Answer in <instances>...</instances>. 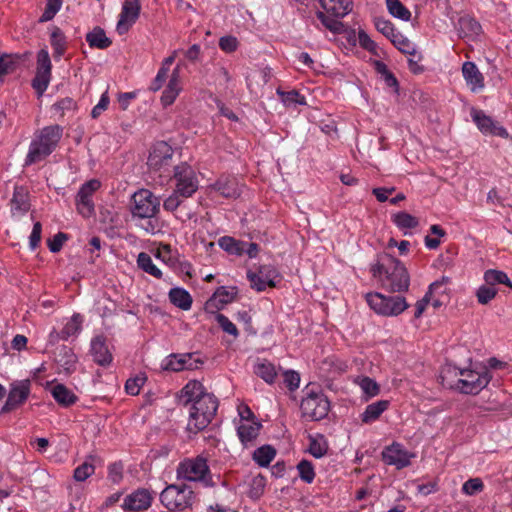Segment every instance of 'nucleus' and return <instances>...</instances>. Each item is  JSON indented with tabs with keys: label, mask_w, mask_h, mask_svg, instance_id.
Here are the masks:
<instances>
[{
	"label": "nucleus",
	"mask_w": 512,
	"mask_h": 512,
	"mask_svg": "<svg viewBox=\"0 0 512 512\" xmlns=\"http://www.w3.org/2000/svg\"><path fill=\"white\" fill-rule=\"evenodd\" d=\"M178 403L189 408L187 430L197 434L204 430L214 418L218 409V400L206 392L203 384L197 380L189 381L178 395Z\"/></svg>",
	"instance_id": "1"
},
{
	"label": "nucleus",
	"mask_w": 512,
	"mask_h": 512,
	"mask_svg": "<svg viewBox=\"0 0 512 512\" xmlns=\"http://www.w3.org/2000/svg\"><path fill=\"white\" fill-rule=\"evenodd\" d=\"M371 273L390 292H404L409 288L410 277L406 267L389 254L379 256L377 263L371 266Z\"/></svg>",
	"instance_id": "2"
},
{
	"label": "nucleus",
	"mask_w": 512,
	"mask_h": 512,
	"mask_svg": "<svg viewBox=\"0 0 512 512\" xmlns=\"http://www.w3.org/2000/svg\"><path fill=\"white\" fill-rule=\"evenodd\" d=\"M442 373V379L446 378V375L458 377L456 388L465 394H478L483 388H485L490 382L491 376L487 371L479 373L473 370H461L457 367L448 366Z\"/></svg>",
	"instance_id": "3"
},
{
	"label": "nucleus",
	"mask_w": 512,
	"mask_h": 512,
	"mask_svg": "<svg viewBox=\"0 0 512 512\" xmlns=\"http://www.w3.org/2000/svg\"><path fill=\"white\" fill-rule=\"evenodd\" d=\"M160 501L169 511H184L192 507L195 494L187 485L171 484L160 493Z\"/></svg>",
	"instance_id": "4"
},
{
	"label": "nucleus",
	"mask_w": 512,
	"mask_h": 512,
	"mask_svg": "<svg viewBox=\"0 0 512 512\" xmlns=\"http://www.w3.org/2000/svg\"><path fill=\"white\" fill-rule=\"evenodd\" d=\"M301 415L303 418L311 421H320L324 419L330 411V401L328 397L318 389H308L300 404Z\"/></svg>",
	"instance_id": "5"
},
{
	"label": "nucleus",
	"mask_w": 512,
	"mask_h": 512,
	"mask_svg": "<svg viewBox=\"0 0 512 512\" xmlns=\"http://www.w3.org/2000/svg\"><path fill=\"white\" fill-rule=\"evenodd\" d=\"M366 301L371 309L383 316H397L408 308L402 296H384L381 293H367Z\"/></svg>",
	"instance_id": "6"
},
{
	"label": "nucleus",
	"mask_w": 512,
	"mask_h": 512,
	"mask_svg": "<svg viewBox=\"0 0 512 512\" xmlns=\"http://www.w3.org/2000/svg\"><path fill=\"white\" fill-rule=\"evenodd\" d=\"M177 474L189 481H200L205 486H212L209 466L203 457L187 459L181 462L177 468Z\"/></svg>",
	"instance_id": "7"
},
{
	"label": "nucleus",
	"mask_w": 512,
	"mask_h": 512,
	"mask_svg": "<svg viewBox=\"0 0 512 512\" xmlns=\"http://www.w3.org/2000/svg\"><path fill=\"white\" fill-rule=\"evenodd\" d=\"M173 179L175 180V190L182 197H191L199 187V181L194 169L186 162H182L174 167Z\"/></svg>",
	"instance_id": "8"
},
{
	"label": "nucleus",
	"mask_w": 512,
	"mask_h": 512,
	"mask_svg": "<svg viewBox=\"0 0 512 512\" xmlns=\"http://www.w3.org/2000/svg\"><path fill=\"white\" fill-rule=\"evenodd\" d=\"M132 202L131 212L134 217L151 219L159 211V198L147 189L134 193Z\"/></svg>",
	"instance_id": "9"
},
{
	"label": "nucleus",
	"mask_w": 512,
	"mask_h": 512,
	"mask_svg": "<svg viewBox=\"0 0 512 512\" xmlns=\"http://www.w3.org/2000/svg\"><path fill=\"white\" fill-rule=\"evenodd\" d=\"M52 64L49 53L46 49H41L37 53L36 75L32 79V87L38 96H42L48 88L51 80Z\"/></svg>",
	"instance_id": "10"
},
{
	"label": "nucleus",
	"mask_w": 512,
	"mask_h": 512,
	"mask_svg": "<svg viewBox=\"0 0 512 512\" xmlns=\"http://www.w3.org/2000/svg\"><path fill=\"white\" fill-rule=\"evenodd\" d=\"M31 381L29 379L14 381L10 384L9 393L0 413H9L22 406L30 395Z\"/></svg>",
	"instance_id": "11"
},
{
	"label": "nucleus",
	"mask_w": 512,
	"mask_h": 512,
	"mask_svg": "<svg viewBox=\"0 0 512 512\" xmlns=\"http://www.w3.org/2000/svg\"><path fill=\"white\" fill-rule=\"evenodd\" d=\"M197 353H172L163 361V370L180 372L183 370H195L203 364V361L196 357Z\"/></svg>",
	"instance_id": "12"
},
{
	"label": "nucleus",
	"mask_w": 512,
	"mask_h": 512,
	"mask_svg": "<svg viewBox=\"0 0 512 512\" xmlns=\"http://www.w3.org/2000/svg\"><path fill=\"white\" fill-rule=\"evenodd\" d=\"M101 186V183L97 179H92L84 183L76 196V206L78 212L83 217H90L94 214V203L92 201V195Z\"/></svg>",
	"instance_id": "13"
},
{
	"label": "nucleus",
	"mask_w": 512,
	"mask_h": 512,
	"mask_svg": "<svg viewBox=\"0 0 512 512\" xmlns=\"http://www.w3.org/2000/svg\"><path fill=\"white\" fill-rule=\"evenodd\" d=\"M173 153V148L167 142L158 141L151 147L147 165L154 171H160L170 164Z\"/></svg>",
	"instance_id": "14"
},
{
	"label": "nucleus",
	"mask_w": 512,
	"mask_h": 512,
	"mask_svg": "<svg viewBox=\"0 0 512 512\" xmlns=\"http://www.w3.org/2000/svg\"><path fill=\"white\" fill-rule=\"evenodd\" d=\"M140 11L141 4L139 0H124L116 25V31L119 35H123L129 31L139 18Z\"/></svg>",
	"instance_id": "15"
},
{
	"label": "nucleus",
	"mask_w": 512,
	"mask_h": 512,
	"mask_svg": "<svg viewBox=\"0 0 512 512\" xmlns=\"http://www.w3.org/2000/svg\"><path fill=\"white\" fill-rule=\"evenodd\" d=\"M413 454L409 453L399 443H392L382 451L383 461L388 465H393L397 469H402L410 465Z\"/></svg>",
	"instance_id": "16"
},
{
	"label": "nucleus",
	"mask_w": 512,
	"mask_h": 512,
	"mask_svg": "<svg viewBox=\"0 0 512 512\" xmlns=\"http://www.w3.org/2000/svg\"><path fill=\"white\" fill-rule=\"evenodd\" d=\"M471 116L482 133L503 138L508 137L507 130L498 125L497 122H495L490 116H487L482 110L472 109Z\"/></svg>",
	"instance_id": "17"
},
{
	"label": "nucleus",
	"mask_w": 512,
	"mask_h": 512,
	"mask_svg": "<svg viewBox=\"0 0 512 512\" xmlns=\"http://www.w3.org/2000/svg\"><path fill=\"white\" fill-rule=\"evenodd\" d=\"M277 276L275 269L262 266L258 273L248 272L247 277L251 283V287L257 291H264L266 287H275L274 278Z\"/></svg>",
	"instance_id": "18"
},
{
	"label": "nucleus",
	"mask_w": 512,
	"mask_h": 512,
	"mask_svg": "<svg viewBox=\"0 0 512 512\" xmlns=\"http://www.w3.org/2000/svg\"><path fill=\"white\" fill-rule=\"evenodd\" d=\"M151 501L152 496L147 489H138L124 499L122 507L124 510L138 512L150 507Z\"/></svg>",
	"instance_id": "19"
},
{
	"label": "nucleus",
	"mask_w": 512,
	"mask_h": 512,
	"mask_svg": "<svg viewBox=\"0 0 512 512\" xmlns=\"http://www.w3.org/2000/svg\"><path fill=\"white\" fill-rule=\"evenodd\" d=\"M212 188L226 198H237L241 194V185L233 176H221Z\"/></svg>",
	"instance_id": "20"
},
{
	"label": "nucleus",
	"mask_w": 512,
	"mask_h": 512,
	"mask_svg": "<svg viewBox=\"0 0 512 512\" xmlns=\"http://www.w3.org/2000/svg\"><path fill=\"white\" fill-rule=\"evenodd\" d=\"M90 353L93 360L100 366H107L112 362V354L102 336H97L91 341Z\"/></svg>",
	"instance_id": "21"
},
{
	"label": "nucleus",
	"mask_w": 512,
	"mask_h": 512,
	"mask_svg": "<svg viewBox=\"0 0 512 512\" xmlns=\"http://www.w3.org/2000/svg\"><path fill=\"white\" fill-rule=\"evenodd\" d=\"M462 74L472 92H477L484 88V77L475 63L470 61L464 62Z\"/></svg>",
	"instance_id": "22"
},
{
	"label": "nucleus",
	"mask_w": 512,
	"mask_h": 512,
	"mask_svg": "<svg viewBox=\"0 0 512 512\" xmlns=\"http://www.w3.org/2000/svg\"><path fill=\"white\" fill-rule=\"evenodd\" d=\"M321 7L335 17L342 18L353 9L352 0H319Z\"/></svg>",
	"instance_id": "23"
},
{
	"label": "nucleus",
	"mask_w": 512,
	"mask_h": 512,
	"mask_svg": "<svg viewBox=\"0 0 512 512\" xmlns=\"http://www.w3.org/2000/svg\"><path fill=\"white\" fill-rule=\"evenodd\" d=\"M31 53L23 54H4L0 56V76L12 73L20 65L30 57Z\"/></svg>",
	"instance_id": "24"
},
{
	"label": "nucleus",
	"mask_w": 512,
	"mask_h": 512,
	"mask_svg": "<svg viewBox=\"0 0 512 512\" xmlns=\"http://www.w3.org/2000/svg\"><path fill=\"white\" fill-rule=\"evenodd\" d=\"M261 427L262 424L258 420L252 419V421L241 422L237 429L241 442L244 445L253 442L259 435Z\"/></svg>",
	"instance_id": "25"
},
{
	"label": "nucleus",
	"mask_w": 512,
	"mask_h": 512,
	"mask_svg": "<svg viewBox=\"0 0 512 512\" xmlns=\"http://www.w3.org/2000/svg\"><path fill=\"white\" fill-rule=\"evenodd\" d=\"M11 212L19 215L25 214L30 209L28 193L23 187H15L13 197L10 201Z\"/></svg>",
	"instance_id": "26"
},
{
	"label": "nucleus",
	"mask_w": 512,
	"mask_h": 512,
	"mask_svg": "<svg viewBox=\"0 0 512 512\" xmlns=\"http://www.w3.org/2000/svg\"><path fill=\"white\" fill-rule=\"evenodd\" d=\"M86 41L91 48L105 50L112 45V40L106 36L103 28L100 26L94 27L86 34Z\"/></svg>",
	"instance_id": "27"
},
{
	"label": "nucleus",
	"mask_w": 512,
	"mask_h": 512,
	"mask_svg": "<svg viewBox=\"0 0 512 512\" xmlns=\"http://www.w3.org/2000/svg\"><path fill=\"white\" fill-rule=\"evenodd\" d=\"M481 25L469 16L461 17L458 21V33L462 38L473 39L481 33Z\"/></svg>",
	"instance_id": "28"
},
{
	"label": "nucleus",
	"mask_w": 512,
	"mask_h": 512,
	"mask_svg": "<svg viewBox=\"0 0 512 512\" xmlns=\"http://www.w3.org/2000/svg\"><path fill=\"white\" fill-rule=\"evenodd\" d=\"M51 153L52 151L48 148V145L36 139L32 141V143L30 144L29 152L25 160V165H31L33 163L41 161Z\"/></svg>",
	"instance_id": "29"
},
{
	"label": "nucleus",
	"mask_w": 512,
	"mask_h": 512,
	"mask_svg": "<svg viewBox=\"0 0 512 512\" xmlns=\"http://www.w3.org/2000/svg\"><path fill=\"white\" fill-rule=\"evenodd\" d=\"M61 136L62 128L59 125H52L44 127L37 139L48 145V148L53 151L61 139Z\"/></svg>",
	"instance_id": "30"
},
{
	"label": "nucleus",
	"mask_w": 512,
	"mask_h": 512,
	"mask_svg": "<svg viewBox=\"0 0 512 512\" xmlns=\"http://www.w3.org/2000/svg\"><path fill=\"white\" fill-rule=\"evenodd\" d=\"M51 394L55 401L62 406H70L77 401V396L64 384L58 383L51 389Z\"/></svg>",
	"instance_id": "31"
},
{
	"label": "nucleus",
	"mask_w": 512,
	"mask_h": 512,
	"mask_svg": "<svg viewBox=\"0 0 512 512\" xmlns=\"http://www.w3.org/2000/svg\"><path fill=\"white\" fill-rule=\"evenodd\" d=\"M389 407L388 400H379L372 404H369L364 412L361 414V420L363 423H371L377 420L380 415L386 411Z\"/></svg>",
	"instance_id": "32"
},
{
	"label": "nucleus",
	"mask_w": 512,
	"mask_h": 512,
	"mask_svg": "<svg viewBox=\"0 0 512 512\" xmlns=\"http://www.w3.org/2000/svg\"><path fill=\"white\" fill-rule=\"evenodd\" d=\"M56 361L67 374H71L75 371L77 356L71 348L63 346L56 357Z\"/></svg>",
	"instance_id": "33"
},
{
	"label": "nucleus",
	"mask_w": 512,
	"mask_h": 512,
	"mask_svg": "<svg viewBox=\"0 0 512 512\" xmlns=\"http://www.w3.org/2000/svg\"><path fill=\"white\" fill-rule=\"evenodd\" d=\"M169 299L173 305L182 310H189L192 306V297L183 288H172L169 292Z\"/></svg>",
	"instance_id": "34"
},
{
	"label": "nucleus",
	"mask_w": 512,
	"mask_h": 512,
	"mask_svg": "<svg viewBox=\"0 0 512 512\" xmlns=\"http://www.w3.org/2000/svg\"><path fill=\"white\" fill-rule=\"evenodd\" d=\"M218 245L229 254L241 256L244 254V247H246L247 242L236 240L230 236H223L219 238Z\"/></svg>",
	"instance_id": "35"
},
{
	"label": "nucleus",
	"mask_w": 512,
	"mask_h": 512,
	"mask_svg": "<svg viewBox=\"0 0 512 512\" xmlns=\"http://www.w3.org/2000/svg\"><path fill=\"white\" fill-rule=\"evenodd\" d=\"M276 455V450L271 445H263L253 453V460L261 467H267Z\"/></svg>",
	"instance_id": "36"
},
{
	"label": "nucleus",
	"mask_w": 512,
	"mask_h": 512,
	"mask_svg": "<svg viewBox=\"0 0 512 512\" xmlns=\"http://www.w3.org/2000/svg\"><path fill=\"white\" fill-rule=\"evenodd\" d=\"M254 373L269 384H272L277 376L275 366L267 360L257 363L254 367Z\"/></svg>",
	"instance_id": "37"
},
{
	"label": "nucleus",
	"mask_w": 512,
	"mask_h": 512,
	"mask_svg": "<svg viewBox=\"0 0 512 512\" xmlns=\"http://www.w3.org/2000/svg\"><path fill=\"white\" fill-rule=\"evenodd\" d=\"M137 265L144 272L157 279L162 277L161 270L153 263L151 256L146 252L139 253L137 257Z\"/></svg>",
	"instance_id": "38"
},
{
	"label": "nucleus",
	"mask_w": 512,
	"mask_h": 512,
	"mask_svg": "<svg viewBox=\"0 0 512 512\" xmlns=\"http://www.w3.org/2000/svg\"><path fill=\"white\" fill-rule=\"evenodd\" d=\"M51 45L54 49V58H61L66 50V37L58 27H55L51 33Z\"/></svg>",
	"instance_id": "39"
},
{
	"label": "nucleus",
	"mask_w": 512,
	"mask_h": 512,
	"mask_svg": "<svg viewBox=\"0 0 512 512\" xmlns=\"http://www.w3.org/2000/svg\"><path fill=\"white\" fill-rule=\"evenodd\" d=\"M484 280L486 284L494 287L495 284H504L512 289V282L507 274L503 271L490 269L484 273Z\"/></svg>",
	"instance_id": "40"
},
{
	"label": "nucleus",
	"mask_w": 512,
	"mask_h": 512,
	"mask_svg": "<svg viewBox=\"0 0 512 512\" xmlns=\"http://www.w3.org/2000/svg\"><path fill=\"white\" fill-rule=\"evenodd\" d=\"M386 6L393 17L403 21L410 20L411 12L400 2V0H386Z\"/></svg>",
	"instance_id": "41"
},
{
	"label": "nucleus",
	"mask_w": 512,
	"mask_h": 512,
	"mask_svg": "<svg viewBox=\"0 0 512 512\" xmlns=\"http://www.w3.org/2000/svg\"><path fill=\"white\" fill-rule=\"evenodd\" d=\"M81 325L82 317L80 316V314H74L61 330V339L67 340L69 337L78 334L81 330Z\"/></svg>",
	"instance_id": "42"
},
{
	"label": "nucleus",
	"mask_w": 512,
	"mask_h": 512,
	"mask_svg": "<svg viewBox=\"0 0 512 512\" xmlns=\"http://www.w3.org/2000/svg\"><path fill=\"white\" fill-rule=\"evenodd\" d=\"M393 222L400 229H412L419 225V221L415 216L404 211L394 214Z\"/></svg>",
	"instance_id": "43"
},
{
	"label": "nucleus",
	"mask_w": 512,
	"mask_h": 512,
	"mask_svg": "<svg viewBox=\"0 0 512 512\" xmlns=\"http://www.w3.org/2000/svg\"><path fill=\"white\" fill-rule=\"evenodd\" d=\"M277 94L281 97L282 102L286 106L292 105H306V99L303 95H301L297 90H291L288 92L277 90Z\"/></svg>",
	"instance_id": "44"
},
{
	"label": "nucleus",
	"mask_w": 512,
	"mask_h": 512,
	"mask_svg": "<svg viewBox=\"0 0 512 512\" xmlns=\"http://www.w3.org/2000/svg\"><path fill=\"white\" fill-rule=\"evenodd\" d=\"M391 42L393 45L402 53L408 55H415L416 49L411 41L404 37L403 35L396 33V35L392 38Z\"/></svg>",
	"instance_id": "45"
},
{
	"label": "nucleus",
	"mask_w": 512,
	"mask_h": 512,
	"mask_svg": "<svg viewBox=\"0 0 512 512\" xmlns=\"http://www.w3.org/2000/svg\"><path fill=\"white\" fill-rule=\"evenodd\" d=\"M63 4V0H46V6L43 14L39 18L40 23L52 20L59 12Z\"/></svg>",
	"instance_id": "46"
},
{
	"label": "nucleus",
	"mask_w": 512,
	"mask_h": 512,
	"mask_svg": "<svg viewBox=\"0 0 512 512\" xmlns=\"http://www.w3.org/2000/svg\"><path fill=\"white\" fill-rule=\"evenodd\" d=\"M297 470L301 480L310 484L315 478L314 467L312 463L306 459L301 460L297 465Z\"/></svg>",
	"instance_id": "47"
},
{
	"label": "nucleus",
	"mask_w": 512,
	"mask_h": 512,
	"mask_svg": "<svg viewBox=\"0 0 512 512\" xmlns=\"http://www.w3.org/2000/svg\"><path fill=\"white\" fill-rule=\"evenodd\" d=\"M317 18L321 23L333 33H341L344 31V24L336 19L330 18L325 13L318 11Z\"/></svg>",
	"instance_id": "48"
},
{
	"label": "nucleus",
	"mask_w": 512,
	"mask_h": 512,
	"mask_svg": "<svg viewBox=\"0 0 512 512\" xmlns=\"http://www.w3.org/2000/svg\"><path fill=\"white\" fill-rule=\"evenodd\" d=\"M497 289L490 285H482L476 292L477 300L480 304L486 305L497 295Z\"/></svg>",
	"instance_id": "49"
},
{
	"label": "nucleus",
	"mask_w": 512,
	"mask_h": 512,
	"mask_svg": "<svg viewBox=\"0 0 512 512\" xmlns=\"http://www.w3.org/2000/svg\"><path fill=\"white\" fill-rule=\"evenodd\" d=\"M266 479L262 475H257L251 480L249 497L258 499L264 493Z\"/></svg>",
	"instance_id": "50"
},
{
	"label": "nucleus",
	"mask_w": 512,
	"mask_h": 512,
	"mask_svg": "<svg viewBox=\"0 0 512 512\" xmlns=\"http://www.w3.org/2000/svg\"><path fill=\"white\" fill-rule=\"evenodd\" d=\"M237 295L236 287L227 288L225 286H221L217 288L214 292L213 296L219 299V302L222 304H228L232 302Z\"/></svg>",
	"instance_id": "51"
},
{
	"label": "nucleus",
	"mask_w": 512,
	"mask_h": 512,
	"mask_svg": "<svg viewBox=\"0 0 512 512\" xmlns=\"http://www.w3.org/2000/svg\"><path fill=\"white\" fill-rule=\"evenodd\" d=\"M374 24L377 31L388 39L392 40V38L396 35L394 26L389 20L384 18H375Z\"/></svg>",
	"instance_id": "52"
},
{
	"label": "nucleus",
	"mask_w": 512,
	"mask_h": 512,
	"mask_svg": "<svg viewBox=\"0 0 512 512\" xmlns=\"http://www.w3.org/2000/svg\"><path fill=\"white\" fill-rule=\"evenodd\" d=\"M215 319L218 323V325L221 327V329L233 337H238L239 331L234 323H232L227 316L224 314L218 313L215 316Z\"/></svg>",
	"instance_id": "53"
},
{
	"label": "nucleus",
	"mask_w": 512,
	"mask_h": 512,
	"mask_svg": "<svg viewBox=\"0 0 512 512\" xmlns=\"http://www.w3.org/2000/svg\"><path fill=\"white\" fill-rule=\"evenodd\" d=\"M359 385L367 397H374L379 394L380 387L377 382L370 377H363L359 381Z\"/></svg>",
	"instance_id": "54"
},
{
	"label": "nucleus",
	"mask_w": 512,
	"mask_h": 512,
	"mask_svg": "<svg viewBox=\"0 0 512 512\" xmlns=\"http://www.w3.org/2000/svg\"><path fill=\"white\" fill-rule=\"evenodd\" d=\"M310 443H309V453L314 456L315 458H321L323 457L328 450V446L325 441H319L314 437H309Z\"/></svg>",
	"instance_id": "55"
},
{
	"label": "nucleus",
	"mask_w": 512,
	"mask_h": 512,
	"mask_svg": "<svg viewBox=\"0 0 512 512\" xmlns=\"http://www.w3.org/2000/svg\"><path fill=\"white\" fill-rule=\"evenodd\" d=\"M94 471L95 467L93 466V464L85 461L83 464H81L74 470L73 477L76 481L82 482L85 481L88 477H90L94 473Z\"/></svg>",
	"instance_id": "56"
},
{
	"label": "nucleus",
	"mask_w": 512,
	"mask_h": 512,
	"mask_svg": "<svg viewBox=\"0 0 512 512\" xmlns=\"http://www.w3.org/2000/svg\"><path fill=\"white\" fill-rule=\"evenodd\" d=\"M146 378L144 376L138 375L134 378H130L126 381L125 390L130 395H138L141 387L144 385Z\"/></svg>",
	"instance_id": "57"
},
{
	"label": "nucleus",
	"mask_w": 512,
	"mask_h": 512,
	"mask_svg": "<svg viewBox=\"0 0 512 512\" xmlns=\"http://www.w3.org/2000/svg\"><path fill=\"white\" fill-rule=\"evenodd\" d=\"M483 487L484 485L480 478H471L463 484L462 491L467 495H474L481 492Z\"/></svg>",
	"instance_id": "58"
},
{
	"label": "nucleus",
	"mask_w": 512,
	"mask_h": 512,
	"mask_svg": "<svg viewBox=\"0 0 512 512\" xmlns=\"http://www.w3.org/2000/svg\"><path fill=\"white\" fill-rule=\"evenodd\" d=\"M185 198L186 197H182V195L177 193V190L174 189L173 193L164 200L163 208L166 211L173 212L182 204Z\"/></svg>",
	"instance_id": "59"
},
{
	"label": "nucleus",
	"mask_w": 512,
	"mask_h": 512,
	"mask_svg": "<svg viewBox=\"0 0 512 512\" xmlns=\"http://www.w3.org/2000/svg\"><path fill=\"white\" fill-rule=\"evenodd\" d=\"M358 40H359L360 46L363 49L369 51L370 53H372L374 55H378L377 44L369 37V35L365 31H363V30L359 31Z\"/></svg>",
	"instance_id": "60"
},
{
	"label": "nucleus",
	"mask_w": 512,
	"mask_h": 512,
	"mask_svg": "<svg viewBox=\"0 0 512 512\" xmlns=\"http://www.w3.org/2000/svg\"><path fill=\"white\" fill-rule=\"evenodd\" d=\"M239 42L236 37L227 35L219 39V47L226 53H232L237 50Z\"/></svg>",
	"instance_id": "61"
},
{
	"label": "nucleus",
	"mask_w": 512,
	"mask_h": 512,
	"mask_svg": "<svg viewBox=\"0 0 512 512\" xmlns=\"http://www.w3.org/2000/svg\"><path fill=\"white\" fill-rule=\"evenodd\" d=\"M284 383L289 390L294 391L299 387L300 375L296 371L288 370L283 374Z\"/></svg>",
	"instance_id": "62"
},
{
	"label": "nucleus",
	"mask_w": 512,
	"mask_h": 512,
	"mask_svg": "<svg viewBox=\"0 0 512 512\" xmlns=\"http://www.w3.org/2000/svg\"><path fill=\"white\" fill-rule=\"evenodd\" d=\"M68 239L67 234L58 232L52 239L48 240V247L52 253H57L61 250L64 242Z\"/></svg>",
	"instance_id": "63"
},
{
	"label": "nucleus",
	"mask_w": 512,
	"mask_h": 512,
	"mask_svg": "<svg viewBox=\"0 0 512 512\" xmlns=\"http://www.w3.org/2000/svg\"><path fill=\"white\" fill-rule=\"evenodd\" d=\"M108 478L114 484L119 483L123 478V465L119 462H115L108 467Z\"/></svg>",
	"instance_id": "64"
}]
</instances>
